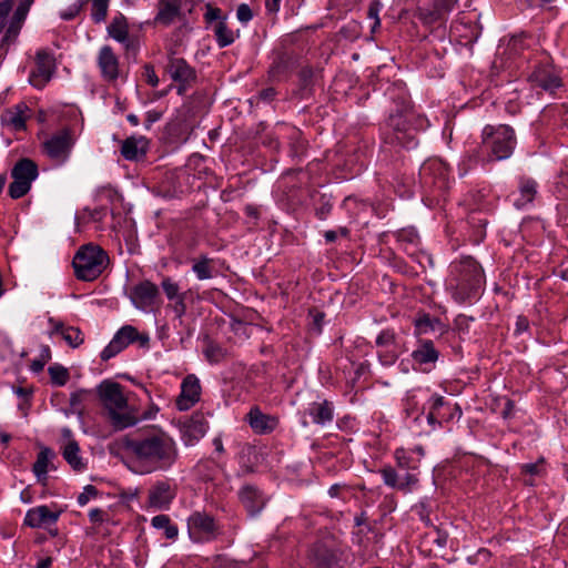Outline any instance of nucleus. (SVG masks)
Instances as JSON below:
<instances>
[{
  "mask_svg": "<svg viewBox=\"0 0 568 568\" xmlns=\"http://www.w3.org/2000/svg\"><path fill=\"white\" fill-rule=\"evenodd\" d=\"M187 530L192 540L209 541L214 539L220 530L214 518L207 513L194 511L187 519Z\"/></svg>",
  "mask_w": 568,
  "mask_h": 568,
  "instance_id": "nucleus-8",
  "label": "nucleus"
},
{
  "mask_svg": "<svg viewBox=\"0 0 568 568\" xmlns=\"http://www.w3.org/2000/svg\"><path fill=\"white\" fill-rule=\"evenodd\" d=\"M534 80L546 91H555L556 89L561 87V79L558 74L552 71L541 69L534 73Z\"/></svg>",
  "mask_w": 568,
  "mask_h": 568,
  "instance_id": "nucleus-27",
  "label": "nucleus"
},
{
  "mask_svg": "<svg viewBox=\"0 0 568 568\" xmlns=\"http://www.w3.org/2000/svg\"><path fill=\"white\" fill-rule=\"evenodd\" d=\"M201 386L199 379L194 375L186 376L181 385V394L176 398V407L180 410L190 409L199 402Z\"/></svg>",
  "mask_w": 568,
  "mask_h": 568,
  "instance_id": "nucleus-13",
  "label": "nucleus"
},
{
  "mask_svg": "<svg viewBox=\"0 0 568 568\" xmlns=\"http://www.w3.org/2000/svg\"><path fill=\"white\" fill-rule=\"evenodd\" d=\"M162 118V112L160 111H155V110H152V111H149L146 113V119H145V128L146 129H150L151 125L159 121L160 119Z\"/></svg>",
  "mask_w": 568,
  "mask_h": 568,
  "instance_id": "nucleus-56",
  "label": "nucleus"
},
{
  "mask_svg": "<svg viewBox=\"0 0 568 568\" xmlns=\"http://www.w3.org/2000/svg\"><path fill=\"white\" fill-rule=\"evenodd\" d=\"M172 310L175 313L178 318H182V316L186 312L185 295L174 300V304L172 305Z\"/></svg>",
  "mask_w": 568,
  "mask_h": 568,
  "instance_id": "nucleus-51",
  "label": "nucleus"
},
{
  "mask_svg": "<svg viewBox=\"0 0 568 568\" xmlns=\"http://www.w3.org/2000/svg\"><path fill=\"white\" fill-rule=\"evenodd\" d=\"M240 499L251 516L256 515L264 507L265 500L256 487L246 485L239 493Z\"/></svg>",
  "mask_w": 568,
  "mask_h": 568,
  "instance_id": "nucleus-19",
  "label": "nucleus"
},
{
  "mask_svg": "<svg viewBox=\"0 0 568 568\" xmlns=\"http://www.w3.org/2000/svg\"><path fill=\"white\" fill-rule=\"evenodd\" d=\"M148 145L149 141L144 136H131L123 141L121 154L130 161L139 160L145 155Z\"/></svg>",
  "mask_w": 568,
  "mask_h": 568,
  "instance_id": "nucleus-21",
  "label": "nucleus"
},
{
  "mask_svg": "<svg viewBox=\"0 0 568 568\" xmlns=\"http://www.w3.org/2000/svg\"><path fill=\"white\" fill-rule=\"evenodd\" d=\"M205 354L210 361L217 362L222 355V352L217 346H209L205 351Z\"/></svg>",
  "mask_w": 568,
  "mask_h": 568,
  "instance_id": "nucleus-57",
  "label": "nucleus"
},
{
  "mask_svg": "<svg viewBox=\"0 0 568 568\" xmlns=\"http://www.w3.org/2000/svg\"><path fill=\"white\" fill-rule=\"evenodd\" d=\"M97 495V489L94 486L92 485H88L85 488H84V491L81 493L79 496H78V503L80 506H84L89 500L90 498L94 497Z\"/></svg>",
  "mask_w": 568,
  "mask_h": 568,
  "instance_id": "nucleus-48",
  "label": "nucleus"
},
{
  "mask_svg": "<svg viewBox=\"0 0 568 568\" xmlns=\"http://www.w3.org/2000/svg\"><path fill=\"white\" fill-rule=\"evenodd\" d=\"M104 251L92 244L82 246L73 257L72 265L77 278L81 281H94L108 264Z\"/></svg>",
  "mask_w": 568,
  "mask_h": 568,
  "instance_id": "nucleus-6",
  "label": "nucleus"
},
{
  "mask_svg": "<svg viewBox=\"0 0 568 568\" xmlns=\"http://www.w3.org/2000/svg\"><path fill=\"white\" fill-rule=\"evenodd\" d=\"M32 0H24L18 4L12 14V0L0 1V32L3 37L0 47L7 49L17 42L26 21Z\"/></svg>",
  "mask_w": 568,
  "mask_h": 568,
  "instance_id": "nucleus-5",
  "label": "nucleus"
},
{
  "mask_svg": "<svg viewBox=\"0 0 568 568\" xmlns=\"http://www.w3.org/2000/svg\"><path fill=\"white\" fill-rule=\"evenodd\" d=\"M444 404V398L439 395H434L432 397V408L433 409H437L439 407H442Z\"/></svg>",
  "mask_w": 568,
  "mask_h": 568,
  "instance_id": "nucleus-63",
  "label": "nucleus"
},
{
  "mask_svg": "<svg viewBox=\"0 0 568 568\" xmlns=\"http://www.w3.org/2000/svg\"><path fill=\"white\" fill-rule=\"evenodd\" d=\"M89 518L92 523H100L103 520V511L99 508L89 511Z\"/></svg>",
  "mask_w": 568,
  "mask_h": 568,
  "instance_id": "nucleus-59",
  "label": "nucleus"
},
{
  "mask_svg": "<svg viewBox=\"0 0 568 568\" xmlns=\"http://www.w3.org/2000/svg\"><path fill=\"white\" fill-rule=\"evenodd\" d=\"M246 420L256 434L272 433L278 425L276 416L264 414L257 406L250 409Z\"/></svg>",
  "mask_w": 568,
  "mask_h": 568,
  "instance_id": "nucleus-15",
  "label": "nucleus"
},
{
  "mask_svg": "<svg viewBox=\"0 0 568 568\" xmlns=\"http://www.w3.org/2000/svg\"><path fill=\"white\" fill-rule=\"evenodd\" d=\"M388 126L393 130V135L388 136L390 143L407 145L413 139L410 130L406 124V119L402 114L392 115L388 121Z\"/></svg>",
  "mask_w": 568,
  "mask_h": 568,
  "instance_id": "nucleus-20",
  "label": "nucleus"
},
{
  "mask_svg": "<svg viewBox=\"0 0 568 568\" xmlns=\"http://www.w3.org/2000/svg\"><path fill=\"white\" fill-rule=\"evenodd\" d=\"M484 282L480 265L470 256L455 261L449 266L446 288L458 303L475 297Z\"/></svg>",
  "mask_w": 568,
  "mask_h": 568,
  "instance_id": "nucleus-2",
  "label": "nucleus"
},
{
  "mask_svg": "<svg viewBox=\"0 0 568 568\" xmlns=\"http://www.w3.org/2000/svg\"><path fill=\"white\" fill-rule=\"evenodd\" d=\"M52 564V559L50 557H47L44 559H41L36 568H49Z\"/></svg>",
  "mask_w": 568,
  "mask_h": 568,
  "instance_id": "nucleus-64",
  "label": "nucleus"
},
{
  "mask_svg": "<svg viewBox=\"0 0 568 568\" xmlns=\"http://www.w3.org/2000/svg\"><path fill=\"white\" fill-rule=\"evenodd\" d=\"M236 16H237V19L241 21V22H248L252 17H253V13H252V10L251 8L243 3V4H240L239 8H237V11H236Z\"/></svg>",
  "mask_w": 568,
  "mask_h": 568,
  "instance_id": "nucleus-49",
  "label": "nucleus"
},
{
  "mask_svg": "<svg viewBox=\"0 0 568 568\" xmlns=\"http://www.w3.org/2000/svg\"><path fill=\"white\" fill-rule=\"evenodd\" d=\"M38 176L36 163L29 159H22L16 163L11 170L12 182L9 185L8 193L12 199L24 196L31 189V183Z\"/></svg>",
  "mask_w": 568,
  "mask_h": 568,
  "instance_id": "nucleus-7",
  "label": "nucleus"
},
{
  "mask_svg": "<svg viewBox=\"0 0 568 568\" xmlns=\"http://www.w3.org/2000/svg\"><path fill=\"white\" fill-rule=\"evenodd\" d=\"M180 14L179 0H161L159 4V12L155 17V22L169 26Z\"/></svg>",
  "mask_w": 568,
  "mask_h": 568,
  "instance_id": "nucleus-24",
  "label": "nucleus"
},
{
  "mask_svg": "<svg viewBox=\"0 0 568 568\" xmlns=\"http://www.w3.org/2000/svg\"><path fill=\"white\" fill-rule=\"evenodd\" d=\"M99 396L108 412L111 424L115 428L123 429L138 423L139 418L129 410L128 398L124 396L123 387L119 383H101Z\"/></svg>",
  "mask_w": 568,
  "mask_h": 568,
  "instance_id": "nucleus-3",
  "label": "nucleus"
},
{
  "mask_svg": "<svg viewBox=\"0 0 568 568\" xmlns=\"http://www.w3.org/2000/svg\"><path fill=\"white\" fill-rule=\"evenodd\" d=\"M381 474L385 485L398 489L399 476L397 475L394 468L389 466L384 467L383 469H381Z\"/></svg>",
  "mask_w": 568,
  "mask_h": 568,
  "instance_id": "nucleus-43",
  "label": "nucleus"
},
{
  "mask_svg": "<svg viewBox=\"0 0 568 568\" xmlns=\"http://www.w3.org/2000/svg\"><path fill=\"white\" fill-rule=\"evenodd\" d=\"M98 67L105 81H116L120 75L119 59L111 47L104 45L100 49L98 54Z\"/></svg>",
  "mask_w": 568,
  "mask_h": 568,
  "instance_id": "nucleus-14",
  "label": "nucleus"
},
{
  "mask_svg": "<svg viewBox=\"0 0 568 568\" xmlns=\"http://www.w3.org/2000/svg\"><path fill=\"white\" fill-rule=\"evenodd\" d=\"M207 429V422L202 413H194L183 423L182 434L186 444H193L204 436Z\"/></svg>",
  "mask_w": 568,
  "mask_h": 568,
  "instance_id": "nucleus-18",
  "label": "nucleus"
},
{
  "mask_svg": "<svg viewBox=\"0 0 568 568\" xmlns=\"http://www.w3.org/2000/svg\"><path fill=\"white\" fill-rule=\"evenodd\" d=\"M395 335L390 331H383L376 338L377 346L382 348H392Z\"/></svg>",
  "mask_w": 568,
  "mask_h": 568,
  "instance_id": "nucleus-45",
  "label": "nucleus"
},
{
  "mask_svg": "<svg viewBox=\"0 0 568 568\" xmlns=\"http://www.w3.org/2000/svg\"><path fill=\"white\" fill-rule=\"evenodd\" d=\"M60 511H51L48 506H38L27 511L24 524L32 528H41L55 524Z\"/></svg>",
  "mask_w": 568,
  "mask_h": 568,
  "instance_id": "nucleus-17",
  "label": "nucleus"
},
{
  "mask_svg": "<svg viewBox=\"0 0 568 568\" xmlns=\"http://www.w3.org/2000/svg\"><path fill=\"white\" fill-rule=\"evenodd\" d=\"M89 395L88 390L79 389L71 394L70 396V410L72 413L80 414L82 410V403L87 399Z\"/></svg>",
  "mask_w": 568,
  "mask_h": 568,
  "instance_id": "nucleus-40",
  "label": "nucleus"
},
{
  "mask_svg": "<svg viewBox=\"0 0 568 568\" xmlns=\"http://www.w3.org/2000/svg\"><path fill=\"white\" fill-rule=\"evenodd\" d=\"M542 464L544 462H537V463H530L523 465V471L530 475H540L542 471Z\"/></svg>",
  "mask_w": 568,
  "mask_h": 568,
  "instance_id": "nucleus-52",
  "label": "nucleus"
},
{
  "mask_svg": "<svg viewBox=\"0 0 568 568\" xmlns=\"http://www.w3.org/2000/svg\"><path fill=\"white\" fill-rule=\"evenodd\" d=\"M34 63V69L29 75V82L33 87L42 89L51 80L54 72V58L47 50H39Z\"/></svg>",
  "mask_w": 568,
  "mask_h": 568,
  "instance_id": "nucleus-10",
  "label": "nucleus"
},
{
  "mask_svg": "<svg viewBox=\"0 0 568 568\" xmlns=\"http://www.w3.org/2000/svg\"><path fill=\"white\" fill-rule=\"evenodd\" d=\"M54 456L53 452L49 448H43L38 454L37 460L33 465L36 476L41 480L45 478L50 459Z\"/></svg>",
  "mask_w": 568,
  "mask_h": 568,
  "instance_id": "nucleus-36",
  "label": "nucleus"
},
{
  "mask_svg": "<svg viewBox=\"0 0 568 568\" xmlns=\"http://www.w3.org/2000/svg\"><path fill=\"white\" fill-rule=\"evenodd\" d=\"M514 403L509 399H506L505 406L501 410V415L504 418H509L513 415Z\"/></svg>",
  "mask_w": 568,
  "mask_h": 568,
  "instance_id": "nucleus-60",
  "label": "nucleus"
},
{
  "mask_svg": "<svg viewBox=\"0 0 568 568\" xmlns=\"http://www.w3.org/2000/svg\"><path fill=\"white\" fill-rule=\"evenodd\" d=\"M174 496V489L169 483L158 481L149 490L148 505L156 509H165L169 507Z\"/></svg>",
  "mask_w": 568,
  "mask_h": 568,
  "instance_id": "nucleus-16",
  "label": "nucleus"
},
{
  "mask_svg": "<svg viewBox=\"0 0 568 568\" xmlns=\"http://www.w3.org/2000/svg\"><path fill=\"white\" fill-rule=\"evenodd\" d=\"M52 384L63 386L69 381V372L61 365H52L48 368Z\"/></svg>",
  "mask_w": 568,
  "mask_h": 568,
  "instance_id": "nucleus-38",
  "label": "nucleus"
},
{
  "mask_svg": "<svg viewBox=\"0 0 568 568\" xmlns=\"http://www.w3.org/2000/svg\"><path fill=\"white\" fill-rule=\"evenodd\" d=\"M520 196L515 201L517 207H524L531 203L537 194V183L532 179L523 178L519 182Z\"/></svg>",
  "mask_w": 568,
  "mask_h": 568,
  "instance_id": "nucleus-26",
  "label": "nucleus"
},
{
  "mask_svg": "<svg viewBox=\"0 0 568 568\" xmlns=\"http://www.w3.org/2000/svg\"><path fill=\"white\" fill-rule=\"evenodd\" d=\"M314 559L318 568H331L336 561L334 552L323 547H318L314 550Z\"/></svg>",
  "mask_w": 568,
  "mask_h": 568,
  "instance_id": "nucleus-37",
  "label": "nucleus"
},
{
  "mask_svg": "<svg viewBox=\"0 0 568 568\" xmlns=\"http://www.w3.org/2000/svg\"><path fill=\"white\" fill-rule=\"evenodd\" d=\"M151 524L156 529H163L164 535L168 539H175L179 534L178 526L171 523V519L166 515H158L154 516L151 520Z\"/></svg>",
  "mask_w": 568,
  "mask_h": 568,
  "instance_id": "nucleus-35",
  "label": "nucleus"
},
{
  "mask_svg": "<svg viewBox=\"0 0 568 568\" xmlns=\"http://www.w3.org/2000/svg\"><path fill=\"white\" fill-rule=\"evenodd\" d=\"M313 422L324 425L333 419V407L328 402L313 403L308 408Z\"/></svg>",
  "mask_w": 568,
  "mask_h": 568,
  "instance_id": "nucleus-30",
  "label": "nucleus"
},
{
  "mask_svg": "<svg viewBox=\"0 0 568 568\" xmlns=\"http://www.w3.org/2000/svg\"><path fill=\"white\" fill-rule=\"evenodd\" d=\"M159 296L158 286L150 281H143L135 285L130 293V298L134 306L142 311L152 310Z\"/></svg>",
  "mask_w": 568,
  "mask_h": 568,
  "instance_id": "nucleus-12",
  "label": "nucleus"
},
{
  "mask_svg": "<svg viewBox=\"0 0 568 568\" xmlns=\"http://www.w3.org/2000/svg\"><path fill=\"white\" fill-rule=\"evenodd\" d=\"M418 481L416 475L406 473L404 476L399 477L398 489L404 491H409Z\"/></svg>",
  "mask_w": 568,
  "mask_h": 568,
  "instance_id": "nucleus-44",
  "label": "nucleus"
},
{
  "mask_svg": "<svg viewBox=\"0 0 568 568\" xmlns=\"http://www.w3.org/2000/svg\"><path fill=\"white\" fill-rule=\"evenodd\" d=\"M108 32L114 40L125 43L126 50L133 47V43L128 38V23L124 16L119 14L114 17L108 27Z\"/></svg>",
  "mask_w": 568,
  "mask_h": 568,
  "instance_id": "nucleus-25",
  "label": "nucleus"
},
{
  "mask_svg": "<svg viewBox=\"0 0 568 568\" xmlns=\"http://www.w3.org/2000/svg\"><path fill=\"white\" fill-rule=\"evenodd\" d=\"M82 3H74L68 11L61 13L62 19L71 20L73 19L81 10Z\"/></svg>",
  "mask_w": 568,
  "mask_h": 568,
  "instance_id": "nucleus-55",
  "label": "nucleus"
},
{
  "mask_svg": "<svg viewBox=\"0 0 568 568\" xmlns=\"http://www.w3.org/2000/svg\"><path fill=\"white\" fill-rule=\"evenodd\" d=\"M162 288H163L166 297L171 301H174L179 297L184 296V294L180 293L179 285L175 282H173L170 277H165L162 281Z\"/></svg>",
  "mask_w": 568,
  "mask_h": 568,
  "instance_id": "nucleus-41",
  "label": "nucleus"
},
{
  "mask_svg": "<svg viewBox=\"0 0 568 568\" xmlns=\"http://www.w3.org/2000/svg\"><path fill=\"white\" fill-rule=\"evenodd\" d=\"M292 140H294V142H292V153L294 156H300L304 153V150H305V142L300 138V132H293L292 136H291Z\"/></svg>",
  "mask_w": 568,
  "mask_h": 568,
  "instance_id": "nucleus-47",
  "label": "nucleus"
},
{
  "mask_svg": "<svg viewBox=\"0 0 568 568\" xmlns=\"http://www.w3.org/2000/svg\"><path fill=\"white\" fill-rule=\"evenodd\" d=\"M91 16L95 22H101L106 18L109 0H91Z\"/></svg>",
  "mask_w": 568,
  "mask_h": 568,
  "instance_id": "nucleus-39",
  "label": "nucleus"
},
{
  "mask_svg": "<svg viewBox=\"0 0 568 568\" xmlns=\"http://www.w3.org/2000/svg\"><path fill=\"white\" fill-rule=\"evenodd\" d=\"M382 9V4L378 1L371 2L367 11V17L375 21L378 18L379 11Z\"/></svg>",
  "mask_w": 568,
  "mask_h": 568,
  "instance_id": "nucleus-54",
  "label": "nucleus"
},
{
  "mask_svg": "<svg viewBox=\"0 0 568 568\" xmlns=\"http://www.w3.org/2000/svg\"><path fill=\"white\" fill-rule=\"evenodd\" d=\"M397 354L394 349L385 348V351L379 353V359L383 365H392L395 363Z\"/></svg>",
  "mask_w": 568,
  "mask_h": 568,
  "instance_id": "nucleus-50",
  "label": "nucleus"
},
{
  "mask_svg": "<svg viewBox=\"0 0 568 568\" xmlns=\"http://www.w3.org/2000/svg\"><path fill=\"white\" fill-rule=\"evenodd\" d=\"M44 365H45V363L43 361H41V358H37V359L32 361L30 367L33 372L38 373L43 369Z\"/></svg>",
  "mask_w": 568,
  "mask_h": 568,
  "instance_id": "nucleus-62",
  "label": "nucleus"
},
{
  "mask_svg": "<svg viewBox=\"0 0 568 568\" xmlns=\"http://www.w3.org/2000/svg\"><path fill=\"white\" fill-rule=\"evenodd\" d=\"M142 77L144 81L151 87H156L159 84V78L155 74L154 68L151 64H145L143 67Z\"/></svg>",
  "mask_w": 568,
  "mask_h": 568,
  "instance_id": "nucleus-46",
  "label": "nucleus"
},
{
  "mask_svg": "<svg viewBox=\"0 0 568 568\" xmlns=\"http://www.w3.org/2000/svg\"><path fill=\"white\" fill-rule=\"evenodd\" d=\"M62 455L68 464L77 471H80L84 468V463L80 456V448L75 440L70 439L63 446Z\"/></svg>",
  "mask_w": 568,
  "mask_h": 568,
  "instance_id": "nucleus-29",
  "label": "nucleus"
},
{
  "mask_svg": "<svg viewBox=\"0 0 568 568\" xmlns=\"http://www.w3.org/2000/svg\"><path fill=\"white\" fill-rule=\"evenodd\" d=\"M205 19L207 22H212L214 20H222L221 19V10L219 8H214L212 6H207Z\"/></svg>",
  "mask_w": 568,
  "mask_h": 568,
  "instance_id": "nucleus-53",
  "label": "nucleus"
},
{
  "mask_svg": "<svg viewBox=\"0 0 568 568\" xmlns=\"http://www.w3.org/2000/svg\"><path fill=\"white\" fill-rule=\"evenodd\" d=\"M170 77L178 82H189L193 79V70L180 58H171L166 67Z\"/></svg>",
  "mask_w": 568,
  "mask_h": 568,
  "instance_id": "nucleus-23",
  "label": "nucleus"
},
{
  "mask_svg": "<svg viewBox=\"0 0 568 568\" xmlns=\"http://www.w3.org/2000/svg\"><path fill=\"white\" fill-rule=\"evenodd\" d=\"M135 341H138L141 346H144L149 343V336L146 334H140L136 328L131 325L123 326L102 351L101 358L103 361L110 359Z\"/></svg>",
  "mask_w": 568,
  "mask_h": 568,
  "instance_id": "nucleus-9",
  "label": "nucleus"
},
{
  "mask_svg": "<svg viewBox=\"0 0 568 568\" xmlns=\"http://www.w3.org/2000/svg\"><path fill=\"white\" fill-rule=\"evenodd\" d=\"M434 171H438L439 175L443 176L445 172L444 164L438 160H429L425 162L420 168V174L424 178L430 175Z\"/></svg>",
  "mask_w": 568,
  "mask_h": 568,
  "instance_id": "nucleus-42",
  "label": "nucleus"
},
{
  "mask_svg": "<svg viewBox=\"0 0 568 568\" xmlns=\"http://www.w3.org/2000/svg\"><path fill=\"white\" fill-rule=\"evenodd\" d=\"M213 31L220 48L227 47L235 40V34L227 27L225 20L217 21L213 28Z\"/></svg>",
  "mask_w": 568,
  "mask_h": 568,
  "instance_id": "nucleus-34",
  "label": "nucleus"
},
{
  "mask_svg": "<svg viewBox=\"0 0 568 568\" xmlns=\"http://www.w3.org/2000/svg\"><path fill=\"white\" fill-rule=\"evenodd\" d=\"M28 108L27 106H17L12 110L7 111L4 114V121L11 125L14 130L19 131L24 129L26 121L28 119L27 115Z\"/></svg>",
  "mask_w": 568,
  "mask_h": 568,
  "instance_id": "nucleus-32",
  "label": "nucleus"
},
{
  "mask_svg": "<svg viewBox=\"0 0 568 568\" xmlns=\"http://www.w3.org/2000/svg\"><path fill=\"white\" fill-rule=\"evenodd\" d=\"M481 138L480 151L486 162L508 159L517 143L514 129L506 124L486 125Z\"/></svg>",
  "mask_w": 568,
  "mask_h": 568,
  "instance_id": "nucleus-4",
  "label": "nucleus"
},
{
  "mask_svg": "<svg viewBox=\"0 0 568 568\" xmlns=\"http://www.w3.org/2000/svg\"><path fill=\"white\" fill-rule=\"evenodd\" d=\"M412 357L419 365L434 364L438 359V352L435 349L432 341L423 339L417 348L413 351Z\"/></svg>",
  "mask_w": 568,
  "mask_h": 568,
  "instance_id": "nucleus-22",
  "label": "nucleus"
},
{
  "mask_svg": "<svg viewBox=\"0 0 568 568\" xmlns=\"http://www.w3.org/2000/svg\"><path fill=\"white\" fill-rule=\"evenodd\" d=\"M123 448L139 474L168 470L179 457L175 440L166 432L156 427L124 437Z\"/></svg>",
  "mask_w": 568,
  "mask_h": 568,
  "instance_id": "nucleus-1",
  "label": "nucleus"
},
{
  "mask_svg": "<svg viewBox=\"0 0 568 568\" xmlns=\"http://www.w3.org/2000/svg\"><path fill=\"white\" fill-rule=\"evenodd\" d=\"M395 459L397 467L400 469L415 470L419 467V457H415L413 453L404 448L395 450Z\"/></svg>",
  "mask_w": 568,
  "mask_h": 568,
  "instance_id": "nucleus-33",
  "label": "nucleus"
},
{
  "mask_svg": "<svg viewBox=\"0 0 568 568\" xmlns=\"http://www.w3.org/2000/svg\"><path fill=\"white\" fill-rule=\"evenodd\" d=\"M73 140L69 131L63 130L43 143L44 152L55 163H63L71 151Z\"/></svg>",
  "mask_w": 568,
  "mask_h": 568,
  "instance_id": "nucleus-11",
  "label": "nucleus"
},
{
  "mask_svg": "<svg viewBox=\"0 0 568 568\" xmlns=\"http://www.w3.org/2000/svg\"><path fill=\"white\" fill-rule=\"evenodd\" d=\"M528 327H529L528 320L524 316H518L517 321H516V332L523 333V332L527 331Z\"/></svg>",
  "mask_w": 568,
  "mask_h": 568,
  "instance_id": "nucleus-58",
  "label": "nucleus"
},
{
  "mask_svg": "<svg viewBox=\"0 0 568 568\" xmlns=\"http://www.w3.org/2000/svg\"><path fill=\"white\" fill-rule=\"evenodd\" d=\"M53 333L60 334L73 348L80 346L84 341L83 334L78 327L64 326L62 323L54 324Z\"/></svg>",
  "mask_w": 568,
  "mask_h": 568,
  "instance_id": "nucleus-28",
  "label": "nucleus"
},
{
  "mask_svg": "<svg viewBox=\"0 0 568 568\" xmlns=\"http://www.w3.org/2000/svg\"><path fill=\"white\" fill-rule=\"evenodd\" d=\"M281 0H266L265 6L267 11L270 12H277L280 9Z\"/></svg>",
  "mask_w": 568,
  "mask_h": 568,
  "instance_id": "nucleus-61",
  "label": "nucleus"
},
{
  "mask_svg": "<svg viewBox=\"0 0 568 568\" xmlns=\"http://www.w3.org/2000/svg\"><path fill=\"white\" fill-rule=\"evenodd\" d=\"M192 270L201 281L212 278L216 272L214 261L206 256L194 260Z\"/></svg>",
  "mask_w": 568,
  "mask_h": 568,
  "instance_id": "nucleus-31",
  "label": "nucleus"
}]
</instances>
